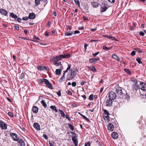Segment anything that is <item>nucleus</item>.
<instances>
[{"label":"nucleus","mask_w":146,"mask_h":146,"mask_svg":"<svg viewBox=\"0 0 146 146\" xmlns=\"http://www.w3.org/2000/svg\"><path fill=\"white\" fill-rule=\"evenodd\" d=\"M122 90V88L118 87L116 88V91L119 97L121 98L127 100L128 101L130 98L129 96L127 95V93L124 90Z\"/></svg>","instance_id":"nucleus-1"},{"label":"nucleus","mask_w":146,"mask_h":146,"mask_svg":"<svg viewBox=\"0 0 146 146\" xmlns=\"http://www.w3.org/2000/svg\"><path fill=\"white\" fill-rule=\"evenodd\" d=\"M77 70L76 69H71L70 72H69L67 75L66 79L68 80H71L77 74Z\"/></svg>","instance_id":"nucleus-2"},{"label":"nucleus","mask_w":146,"mask_h":146,"mask_svg":"<svg viewBox=\"0 0 146 146\" xmlns=\"http://www.w3.org/2000/svg\"><path fill=\"white\" fill-rule=\"evenodd\" d=\"M70 55L69 54L64 55H59L58 56H55L53 57L51 59V61L53 60H56V61H58L61 60L64 58H69L70 57Z\"/></svg>","instance_id":"nucleus-3"},{"label":"nucleus","mask_w":146,"mask_h":146,"mask_svg":"<svg viewBox=\"0 0 146 146\" xmlns=\"http://www.w3.org/2000/svg\"><path fill=\"white\" fill-rule=\"evenodd\" d=\"M117 97L116 94L113 92L111 91L110 92L108 95L109 98L113 100L115 99Z\"/></svg>","instance_id":"nucleus-4"},{"label":"nucleus","mask_w":146,"mask_h":146,"mask_svg":"<svg viewBox=\"0 0 146 146\" xmlns=\"http://www.w3.org/2000/svg\"><path fill=\"white\" fill-rule=\"evenodd\" d=\"M107 4L105 3H102L101 5V11L103 12L105 11L108 8L107 7Z\"/></svg>","instance_id":"nucleus-5"},{"label":"nucleus","mask_w":146,"mask_h":146,"mask_svg":"<svg viewBox=\"0 0 146 146\" xmlns=\"http://www.w3.org/2000/svg\"><path fill=\"white\" fill-rule=\"evenodd\" d=\"M113 101L112 100L109 98L106 100L105 102L106 106L107 107H110L112 106Z\"/></svg>","instance_id":"nucleus-6"},{"label":"nucleus","mask_w":146,"mask_h":146,"mask_svg":"<svg viewBox=\"0 0 146 146\" xmlns=\"http://www.w3.org/2000/svg\"><path fill=\"white\" fill-rule=\"evenodd\" d=\"M7 125L4 122L0 121V127L2 129L6 130L7 128Z\"/></svg>","instance_id":"nucleus-7"},{"label":"nucleus","mask_w":146,"mask_h":146,"mask_svg":"<svg viewBox=\"0 0 146 146\" xmlns=\"http://www.w3.org/2000/svg\"><path fill=\"white\" fill-rule=\"evenodd\" d=\"M10 135L12 137L14 141H18L19 140V138L18 137L17 135L15 133H11Z\"/></svg>","instance_id":"nucleus-8"},{"label":"nucleus","mask_w":146,"mask_h":146,"mask_svg":"<svg viewBox=\"0 0 146 146\" xmlns=\"http://www.w3.org/2000/svg\"><path fill=\"white\" fill-rule=\"evenodd\" d=\"M139 87L142 90H146V84L143 82H141Z\"/></svg>","instance_id":"nucleus-9"},{"label":"nucleus","mask_w":146,"mask_h":146,"mask_svg":"<svg viewBox=\"0 0 146 146\" xmlns=\"http://www.w3.org/2000/svg\"><path fill=\"white\" fill-rule=\"evenodd\" d=\"M45 83L46 85L50 89H53V87H52V84L50 83L49 81L47 79L44 80Z\"/></svg>","instance_id":"nucleus-10"},{"label":"nucleus","mask_w":146,"mask_h":146,"mask_svg":"<svg viewBox=\"0 0 146 146\" xmlns=\"http://www.w3.org/2000/svg\"><path fill=\"white\" fill-rule=\"evenodd\" d=\"M0 13L3 15L7 16L8 15L7 11L3 9H0Z\"/></svg>","instance_id":"nucleus-11"},{"label":"nucleus","mask_w":146,"mask_h":146,"mask_svg":"<svg viewBox=\"0 0 146 146\" xmlns=\"http://www.w3.org/2000/svg\"><path fill=\"white\" fill-rule=\"evenodd\" d=\"M33 127L37 130H40V127L39 124L38 123H35L33 124Z\"/></svg>","instance_id":"nucleus-12"},{"label":"nucleus","mask_w":146,"mask_h":146,"mask_svg":"<svg viewBox=\"0 0 146 146\" xmlns=\"http://www.w3.org/2000/svg\"><path fill=\"white\" fill-rule=\"evenodd\" d=\"M37 68L38 70H42L44 69H45L46 70V71H48L49 70V69L47 68L46 67L41 66H38L37 67Z\"/></svg>","instance_id":"nucleus-13"},{"label":"nucleus","mask_w":146,"mask_h":146,"mask_svg":"<svg viewBox=\"0 0 146 146\" xmlns=\"http://www.w3.org/2000/svg\"><path fill=\"white\" fill-rule=\"evenodd\" d=\"M111 136L113 139H116L118 138V135L117 133L113 132L112 133Z\"/></svg>","instance_id":"nucleus-14"},{"label":"nucleus","mask_w":146,"mask_h":146,"mask_svg":"<svg viewBox=\"0 0 146 146\" xmlns=\"http://www.w3.org/2000/svg\"><path fill=\"white\" fill-rule=\"evenodd\" d=\"M108 129L109 130L113 131L114 129V126L111 123H109L108 126Z\"/></svg>","instance_id":"nucleus-15"},{"label":"nucleus","mask_w":146,"mask_h":146,"mask_svg":"<svg viewBox=\"0 0 146 146\" xmlns=\"http://www.w3.org/2000/svg\"><path fill=\"white\" fill-rule=\"evenodd\" d=\"M74 136H72V140L74 143L75 146H77L78 144V141L75 138L76 134L74 133Z\"/></svg>","instance_id":"nucleus-16"},{"label":"nucleus","mask_w":146,"mask_h":146,"mask_svg":"<svg viewBox=\"0 0 146 146\" xmlns=\"http://www.w3.org/2000/svg\"><path fill=\"white\" fill-rule=\"evenodd\" d=\"M103 111L104 113V117H106L107 119H108H108H109L108 115H110V114L109 113L108 111L106 110H104Z\"/></svg>","instance_id":"nucleus-17"},{"label":"nucleus","mask_w":146,"mask_h":146,"mask_svg":"<svg viewBox=\"0 0 146 146\" xmlns=\"http://www.w3.org/2000/svg\"><path fill=\"white\" fill-rule=\"evenodd\" d=\"M28 17L30 19H34L35 17V15L34 13H30Z\"/></svg>","instance_id":"nucleus-18"},{"label":"nucleus","mask_w":146,"mask_h":146,"mask_svg":"<svg viewBox=\"0 0 146 146\" xmlns=\"http://www.w3.org/2000/svg\"><path fill=\"white\" fill-rule=\"evenodd\" d=\"M38 108L36 106H34L32 108V111L34 113H37L38 112Z\"/></svg>","instance_id":"nucleus-19"},{"label":"nucleus","mask_w":146,"mask_h":146,"mask_svg":"<svg viewBox=\"0 0 146 146\" xmlns=\"http://www.w3.org/2000/svg\"><path fill=\"white\" fill-rule=\"evenodd\" d=\"M54 63V64L55 65L57 66H61V64L60 62H59L58 63L57 62V61H56V60H53V61H52Z\"/></svg>","instance_id":"nucleus-20"},{"label":"nucleus","mask_w":146,"mask_h":146,"mask_svg":"<svg viewBox=\"0 0 146 146\" xmlns=\"http://www.w3.org/2000/svg\"><path fill=\"white\" fill-rule=\"evenodd\" d=\"M40 40V38L36 36H34L33 39L32 40L35 42H38Z\"/></svg>","instance_id":"nucleus-21"},{"label":"nucleus","mask_w":146,"mask_h":146,"mask_svg":"<svg viewBox=\"0 0 146 146\" xmlns=\"http://www.w3.org/2000/svg\"><path fill=\"white\" fill-rule=\"evenodd\" d=\"M91 5L94 8H97L99 6L98 4L95 2H92L91 3Z\"/></svg>","instance_id":"nucleus-22"},{"label":"nucleus","mask_w":146,"mask_h":146,"mask_svg":"<svg viewBox=\"0 0 146 146\" xmlns=\"http://www.w3.org/2000/svg\"><path fill=\"white\" fill-rule=\"evenodd\" d=\"M88 68L93 72H96V70L95 68L93 66H88Z\"/></svg>","instance_id":"nucleus-23"},{"label":"nucleus","mask_w":146,"mask_h":146,"mask_svg":"<svg viewBox=\"0 0 146 146\" xmlns=\"http://www.w3.org/2000/svg\"><path fill=\"white\" fill-rule=\"evenodd\" d=\"M63 68V67L62 66H61L60 67V69H57L56 70L55 72L56 74L58 75H59L61 74V71L60 70H62Z\"/></svg>","instance_id":"nucleus-24"},{"label":"nucleus","mask_w":146,"mask_h":146,"mask_svg":"<svg viewBox=\"0 0 146 146\" xmlns=\"http://www.w3.org/2000/svg\"><path fill=\"white\" fill-rule=\"evenodd\" d=\"M142 101L143 102H146V95H143L141 96Z\"/></svg>","instance_id":"nucleus-25"},{"label":"nucleus","mask_w":146,"mask_h":146,"mask_svg":"<svg viewBox=\"0 0 146 146\" xmlns=\"http://www.w3.org/2000/svg\"><path fill=\"white\" fill-rule=\"evenodd\" d=\"M133 89V90L135 89L137 90V89L138 88L137 83L134 84L132 85Z\"/></svg>","instance_id":"nucleus-26"},{"label":"nucleus","mask_w":146,"mask_h":146,"mask_svg":"<svg viewBox=\"0 0 146 146\" xmlns=\"http://www.w3.org/2000/svg\"><path fill=\"white\" fill-rule=\"evenodd\" d=\"M19 144L20 145V146H25V144L24 141L23 140L21 139L19 140Z\"/></svg>","instance_id":"nucleus-27"},{"label":"nucleus","mask_w":146,"mask_h":146,"mask_svg":"<svg viewBox=\"0 0 146 146\" xmlns=\"http://www.w3.org/2000/svg\"><path fill=\"white\" fill-rule=\"evenodd\" d=\"M65 73L64 72L63 75L60 78V79L59 80V81L60 82H61L63 81H64V80H65Z\"/></svg>","instance_id":"nucleus-28"},{"label":"nucleus","mask_w":146,"mask_h":146,"mask_svg":"<svg viewBox=\"0 0 146 146\" xmlns=\"http://www.w3.org/2000/svg\"><path fill=\"white\" fill-rule=\"evenodd\" d=\"M10 16L11 17L15 19L17 18V16L13 13H10Z\"/></svg>","instance_id":"nucleus-29"},{"label":"nucleus","mask_w":146,"mask_h":146,"mask_svg":"<svg viewBox=\"0 0 146 146\" xmlns=\"http://www.w3.org/2000/svg\"><path fill=\"white\" fill-rule=\"evenodd\" d=\"M41 103L45 108L46 107L47 105L45 102V100H42L41 102Z\"/></svg>","instance_id":"nucleus-30"},{"label":"nucleus","mask_w":146,"mask_h":146,"mask_svg":"<svg viewBox=\"0 0 146 146\" xmlns=\"http://www.w3.org/2000/svg\"><path fill=\"white\" fill-rule=\"evenodd\" d=\"M50 108L53 110L54 111L56 112H57L58 111V110L56 109V107L55 106H50Z\"/></svg>","instance_id":"nucleus-31"},{"label":"nucleus","mask_w":146,"mask_h":146,"mask_svg":"<svg viewBox=\"0 0 146 146\" xmlns=\"http://www.w3.org/2000/svg\"><path fill=\"white\" fill-rule=\"evenodd\" d=\"M112 57L114 59H115L116 60H117L118 61H119V60L118 57L115 54H112Z\"/></svg>","instance_id":"nucleus-32"},{"label":"nucleus","mask_w":146,"mask_h":146,"mask_svg":"<svg viewBox=\"0 0 146 146\" xmlns=\"http://www.w3.org/2000/svg\"><path fill=\"white\" fill-rule=\"evenodd\" d=\"M108 39H110L114 41L117 40L114 37L112 36H109V37H108Z\"/></svg>","instance_id":"nucleus-33"},{"label":"nucleus","mask_w":146,"mask_h":146,"mask_svg":"<svg viewBox=\"0 0 146 146\" xmlns=\"http://www.w3.org/2000/svg\"><path fill=\"white\" fill-rule=\"evenodd\" d=\"M73 33V32L71 33H69V32H66L65 33V35H66L67 36H70L72 35Z\"/></svg>","instance_id":"nucleus-34"},{"label":"nucleus","mask_w":146,"mask_h":146,"mask_svg":"<svg viewBox=\"0 0 146 146\" xmlns=\"http://www.w3.org/2000/svg\"><path fill=\"white\" fill-rule=\"evenodd\" d=\"M70 68H71L70 64H68V67L66 70L65 71H64V72L65 73L67 72L68 71V70H69L70 69Z\"/></svg>","instance_id":"nucleus-35"},{"label":"nucleus","mask_w":146,"mask_h":146,"mask_svg":"<svg viewBox=\"0 0 146 146\" xmlns=\"http://www.w3.org/2000/svg\"><path fill=\"white\" fill-rule=\"evenodd\" d=\"M40 0H35V3L36 5H38L40 4Z\"/></svg>","instance_id":"nucleus-36"},{"label":"nucleus","mask_w":146,"mask_h":146,"mask_svg":"<svg viewBox=\"0 0 146 146\" xmlns=\"http://www.w3.org/2000/svg\"><path fill=\"white\" fill-rule=\"evenodd\" d=\"M89 62L90 63H93L94 62H95V58H91L90 59Z\"/></svg>","instance_id":"nucleus-37"},{"label":"nucleus","mask_w":146,"mask_h":146,"mask_svg":"<svg viewBox=\"0 0 146 146\" xmlns=\"http://www.w3.org/2000/svg\"><path fill=\"white\" fill-rule=\"evenodd\" d=\"M136 60L139 64H142V62L141 61V59L140 58H137Z\"/></svg>","instance_id":"nucleus-38"},{"label":"nucleus","mask_w":146,"mask_h":146,"mask_svg":"<svg viewBox=\"0 0 146 146\" xmlns=\"http://www.w3.org/2000/svg\"><path fill=\"white\" fill-rule=\"evenodd\" d=\"M131 80L132 82H134V84L137 83V80L134 78H133L131 79Z\"/></svg>","instance_id":"nucleus-39"},{"label":"nucleus","mask_w":146,"mask_h":146,"mask_svg":"<svg viewBox=\"0 0 146 146\" xmlns=\"http://www.w3.org/2000/svg\"><path fill=\"white\" fill-rule=\"evenodd\" d=\"M103 49L106 50H108L110 49V48H108L106 46H103Z\"/></svg>","instance_id":"nucleus-40"},{"label":"nucleus","mask_w":146,"mask_h":146,"mask_svg":"<svg viewBox=\"0 0 146 146\" xmlns=\"http://www.w3.org/2000/svg\"><path fill=\"white\" fill-rule=\"evenodd\" d=\"M49 143L50 146H54V143L53 142V141H49Z\"/></svg>","instance_id":"nucleus-41"},{"label":"nucleus","mask_w":146,"mask_h":146,"mask_svg":"<svg viewBox=\"0 0 146 146\" xmlns=\"http://www.w3.org/2000/svg\"><path fill=\"white\" fill-rule=\"evenodd\" d=\"M89 99L90 100H93V95L92 94L90 95L89 97Z\"/></svg>","instance_id":"nucleus-42"},{"label":"nucleus","mask_w":146,"mask_h":146,"mask_svg":"<svg viewBox=\"0 0 146 146\" xmlns=\"http://www.w3.org/2000/svg\"><path fill=\"white\" fill-rule=\"evenodd\" d=\"M124 70L126 73H127L128 74H130L131 73L130 71L128 69L125 68L124 69Z\"/></svg>","instance_id":"nucleus-43"},{"label":"nucleus","mask_w":146,"mask_h":146,"mask_svg":"<svg viewBox=\"0 0 146 146\" xmlns=\"http://www.w3.org/2000/svg\"><path fill=\"white\" fill-rule=\"evenodd\" d=\"M69 126L70 129L72 130V131H73L74 130L73 126L72 125L70 124L69 125Z\"/></svg>","instance_id":"nucleus-44"},{"label":"nucleus","mask_w":146,"mask_h":146,"mask_svg":"<svg viewBox=\"0 0 146 146\" xmlns=\"http://www.w3.org/2000/svg\"><path fill=\"white\" fill-rule=\"evenodd\" d=\"M25 75V73H22L21 75L20 76V78L21 79H22L23 78H24Z\"/></svg>","instance_id":"nucleus-45"},{"label":"nucleus","mask_w":146,"mask_h":146,"mask_svg":"<svg viewBox=\"0 0 146 146\" xmlns=\"http://www.w3.org/2000/svg\"><path fill=\"white\" fill-rule=\"evenodd\" d=\"M75 3L77 5L80 6V3L79 1V0H74Z\"/></svg>","instance_id":"nucleus-46"},{"label":"nucleus","mask_w":146,"mask_h":146,"mask_svg":"<svg viewBox=\"0 0 146 146\" xmlns=\"http://www.w3.org/2000/svg\"><path fill=\"white\" fill-rule=\"evenodd\" d=\"M76 83L75 82H73L72 83V86L73 87H75L76 86Z\"/></svg>","instance_id":"nucleus-47"},{"label":"nucleus","mask_w":146,"mask_h":146,"mask_svg":"<svg viewBox=\"0 0 146 146\" xmlns=\"http://www.w3.org/2000/svg\"><path fill=\"white\" fill-rule=\"evenodd\" d=\"M90 142H86L85 144V146H90Z\"/></svg>","instance_id":"nucleus-48"},{"label":"nucleus","mask_w":146,"mask_h":146,"mask_svg":"<svg viewBox=\"0 0 146 146\" xmlns=\"http://www.w3.org/2000/svg\"><path fill=\"white\" fill-rule=\"evenodd\" d=\"M84 119H85L86 121H88L89 122H90V121L89 119H88V118H87L86 116L85 115L83 117Z\"/></svg>","instance_id":"nucleus-49"},{"label":"nucleus","mask_w":146,"mask_h":146,"mask_svg":"<svg viewBox=\"0 0 146 146\" xmlns=\"http://www.w3.org/2000/svg\"><path fill=\"white\" fill-rule=\"evenodd\" d=\"M29 18V17H23V19L24 21H27L28 19Z\"/></svg>","instance_id":"nucleus-50"},{"label":"nucleus","mask_w":146,"mask_h":146,"mask_svg":"<svg viewBox=\"0 0 146 146\" xmlns=\"http://www.w3.org/2000/svg\"><path fill=\"white\" fill-rule=\"evenodd\" d=\"M8 114L9 116L11 117H13V113L11 112H9Z\"/></svg>","instance_id":"nucleus-51"},{"label":"nucleus","mask_w":146,"mask_h":146,"mask_svg":"<svg viewBox=\"0 0 146 146\" xmlns=\"http://www.w3.org/2000/svg\"><path fill=\"white\" fill-rule=\"evenodd\" d=\"M42 137L46 139H48L47 136L45 134H43Z\"/></svg>","instance_id":"nucleus-52"},{"label":"nucleus","mask_w":146,"mask_h":146,"mask_svg":"<svg viewBox=\"0 0 146 146\" xmlns=\"http://www.w3.org/2000/svg\"><path fill=\"white\" fill-rule=\"evenodd\" d=\"M139 34L141 36H144V33L142 31H140L139 32Z\"/></svg>","instance_id":"nucleus-53"},{"label":"nucleus","mask_w":146,"mask_h":146,"mask_svg":"<svg viewBox=\"0 0 146 146\" xmlns=\"http://www.w3.org/2000/svg\"><path fill=\"white\" fill-rule=\"evenodd\" d=\"M132 56H133L135 54V51H133L131 54Z\"/></svg>","instance_id":"nucleus-54"},{"label":"nucleus","mask_w":146,"mask_h":146,"mask_svg":"<svg viewBox=\"0 0 146 146\" xmlns=\"http://www.w3.org/2000/svg\"><path fill=\"white\" fill-rule=\"evenodd\" d=\"M44 80H46V79L44 78L40 80V82L41 83H42L43 82H44L45 83Z\"/></svg>","instance_id":"nucleus-55"},{"label":"nucleus","mask_w":146,"mask_h":146,"mask_svg":"<svg viewBox=\"0 0 146 146\" xmlns=\"http://www.w3.org/2000/svg\"><path fill=\"white\" fill-rule=\"evenodd\" d=\"M57 95L58 96H60L61 95L60 90H59L57 92Z\"/></svg>","instance_id":"nucleus-56"},{"label":"nucleus","mask_w":146,"mask_h":146,"mask_svg":"<svg viewBox=\"0 0 146 146\" xmlns=\"http://www.w3.org/2000/svg\"><path fill=\"white\" fill-rule=\"evenodd\" d=\"M65 117L66 119H68L69 121L71 119L69 117V116L68 115H66L65 116Z\"/></svg>","instance_id":"nucleus-57"},{"label":"nucleus","mask_w":146,"mask_h":146,"mask_svg":"<svg viewBox=\"0 0 146 146\" xmlns=\"http://www.w3.org/2000/svg\"><path fill=\"white\" fill-rule=\"evenodd\" d=\"M100 53V52H98L95 54H92L93 56L94 57L96 56V55H98Z\"/></svg>","instance_id":"nucleus-58"},{"label":"nucleus","mask_w":146,"mask_h":146,"mask_svg":"<svg viewBox=\"0 0 146 146\" xmlns=\"http://www.w3.org/2000/svg\"><path fill=\"white\" fill-rule=\"evenodd\" d=\"M108 1L111 3H113L115 2V0H108Z\"/></svg>","instance_id":"nucleus-59"},{"label":"nucleus","mask_w":146,"mask_h":146,"mask_svg":"<svg viewBox=\"0 0 146 146\" xmlns=\"http://www.w3.org/2000/svg\"><path fill=\"white\" fill-rule=\"evenodd\" d=\"M88 45L87 44H85L84 45V48L85 49V50H86L87 49V46H88Z\"/></svg>","instance_id":"nucleus-60"},{"label":"nucleus","mask_w":146,"mask_h":146,"mask_svg":"<svg viewBox=\"0 0 146 146\" xmlns=\"http://www.w3.org/2000/svg\"><path fill=\"white\" fill-rule=\"evenodd\" d=\"M61 116H62L63 117H64L65 116L64 113L63 112L61 114Z\"/></svg>","instance_id":"nucleus-61"},{"label":"nucleus","mask_w":146,"mask_h":146,"mask_svg":"<svg viewBox=\"0 0 146 146\" xmlns=\"http://www.w3.org/2000/svg\"><path fill=\"white\" fill-rule=\"evenodd\" d=\"M45 35L46 36H48L49 35V33L47 31H46L45 33Z\"/></svg>","instance_id":"nucleus-62"},{"label":"nucleus","mask_w":146,"mask_h":146,"mask_svg":"<svg viewBox=\"0 0 146 146\" xmlns=\"http://www.w3.org/2000/svg\"><path fill=\"white\" fill-rule=\"evenodd\" d=\"M78 29L79 30L84 29V26H82V27H79L78 28Z\"/></svg>","instance_id":"nucleus-63"},{"label":"nucleus","mask_w":146,"mask_h":146,"mask_svg":"<svg viewBox=\"0 0 146 146\" xmlns=\"http://www.w3.org/2000/svg\"><path fill=\"white\" fill-rule=\"evenodd\" d=\"M83 19L85 21H87L88 20V18L87 17H86L85 16H84L83 17Z\"/></svg>","instance_id":"nucleus-64"}]
</instances>
